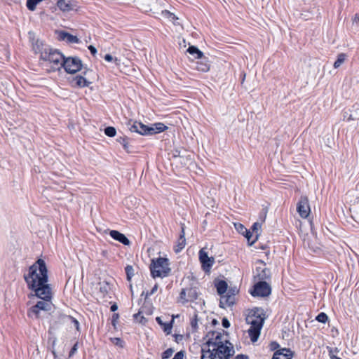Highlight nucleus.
<instances>
[{"mask_svg":"<svg viewBox=\"0 0 359 359\" xmlns=\"http://www.w3.org/2000/svg\"><path fill=\"white\" fill-rule=\"evenodd\" d=\"M183 358H184L183 351H179L175 355V356L172 359H183Z\"/></svg>","mask_w":359,"mask_h":359,"instance_id":"44","label":"nucleus"},{"mask_svg":"<svg viewBox=\"0 0 359 359\" xmlns=\"http://www.w3.org/2000/svg\"><path fill=\"white\" fill-rule=\"evenodd\" d=\"M270 349L274 351L279 347V344L276 341H272L269 344Z\"/></svg>","mask_w":359,"mask_h":359,"instance_id":"40","label":"nucleus"},{"mask_svg":"<svg viewBox=\"0 0 359 359\" xmlns=\"http://www.w3.org/2000/svg\"><path fill=\"white\" fill-rule=\"evenodd\" d=\"M156 320L160 325H163V322L161 317H156Z\"/></svg>","mask_w":359,"mask_h":359,"instance_id":"48","label":"nucleus"},{"mask_svg":"<svg viewBox=\"0 0 359 359\" xmlns=\"http://www.w3.org/2000/svg\"><path fill=\"white\" fill-rule=\"evenodd\" d=\"M238 292V289L236 287H230L226 291V295L221 297L219 306L222 308L226 306H231L235 302V295Z\"/></svg>","mask_w":359,"mask_h":359,"instance_id":"9","label":"nucleus"},{"mask_svg":"<svg viewBox=\"0 0 359 359\" xmlns=\"http://www.w3.org/2000/svg\"><path fill=\"white\" fill-rule=\"evenodd\" d=\"M270 276V271L267 268L262 269V271L257 273L259 279L262 280L269 278Z\"/></svg>","mask_w":359,"mask_h":359,"instance_id":"24","label":"nucleus"},{"mask_svg":"<svg viewBox=\"0 0 359 359\" xmlns=\"http://www.w3.org/2000/svg\"><path fill=\"white\" fill-rule=\"evenodd\" d=\"M217 293L222 297L226 292L228 285L225 280H219L215 284Z\"/></svg>","mask_w":359,"mask_h":359,"instance_id":"19","label":"nucleus"},{"mask_svg":"<svg viewBox=\"0 0 359 359\" xmlns=\"http://www.w3.org/2000/svg\"><path fill=\"white\" fill-rule=\"evenodd\" d=\"M271 287L265 281H259L254 286V290L251 292L254 297H267L271 294Z\"/></svg>","mask_w":359,"mask_h":359,"instance_id":"10","label":"nucleus"},{"mask_svg":"<svg viewBox=\"0 0 359 359\" xmlns=\"http://www.w3.org/2000/svg\"><path fill=\"white\" fill-rule=\"evenodd\" d=\"M174 318H175V316H172V320H170V322L167 323H163V325H161L163 327V331L165 332H166L168 334H169L171 332V330L172 327V323L174 322Z\"/></svg>","mask_w":359,"mask_h":359,"instance_id":"26","label":"nucleus"},{"mask_svg":"<svg viewBox=\"0 0 359 359\" xmlns=\"http://www.w3.org/2000/svg\"><path fill=\"white\" fill-rule=\"evenodd\" d=\"M98 289H99V292L97 293V295L100 297H104L106 296V294L108 293L109 292V285L107 283H105V282H103V283H100L98 284Z\"/></svg>","mask_w":359,"mask_h":359,"instance_id":"20","label":"nucleus"},{"mask_svg":"<svg viewBox=\"0 0 359 359\" xmlns=\"http://www.w3.org/2000/svg\"><path fill=\"white\" fill-rule=\"evenodd\" d=\"M158 284H156L153 287L152 289L151 290V291L149 292H147V294H146V297H148V296H151L153 294H154L157 290H158Z\"/></svg>","mask_w":359,"mask_h":359,"instance_id":"39","label":"nucleus"},{"mask_svg":"<svg viewBox=\"0 0 359 359\" xmlns=\"http://www.w3.org/2000/svg\"><path fill=\"white\" fill-rule=\"evenodd\" d=\"M104 58L107 62H114L116 65L118 66L120 65V60H118L117 57H113L109 54H106L104 56Z\"/></svg>","mask_w":359,"mask_h":359,"instance_id":"32","label":"nucleus"},{"mask_svg":"<svg viewBox=\"0 0 359 359\" xmlns=\"http://www.w3.org/2000/svg\"><path fill=\"white\" fill-rule=\"evenodd\" d=\"M201 359H229L235 353L231 343L222 341V335L217 333L215 339H208L201 348Z\"/></svg>","mask_w":359,"mask_h":359,"instance_id":"3","label":"nucleus"},{"mask_svg":"<svg viewBox=\"0 0 359 359\" xmlns=\"http://www.w3.org/2000/svg\"><path fill=\"white\" fill-rule=\"evenodd\" d=\"M111 340L114 344L123 347V341L120 338H111Z\"/></svg>","mask_w":359,"mask_h":359,"instance_id":"38","label":"nucleus"},{"mask_svg":"<svg viewBox=\"0 0 359 359\" xmlns=\"http://www.w3.org/2000/svg\"><path fill=\"white\" fill-rule=\"evenodd\" d=\"M248 357L245 355L238 354L235 358H233L232 359H248Z\"/></svg>","mask_w":359,"mask_h":359,"instance_id":"45","label":"nucleus"},{"mask_svg":"<svg viewBox=\"0 0 359 359\" xmlns=\"http://www.w3.org/2000/svg\"><path fill=\"white\" fill-rule=\"evenodd\" d=\"M187 52L193 55L194 57V58H197V59H199V58H202V57L203 56V53L198 49L195 46H189L187 49Z\"/></svg>","mask_w":359,"mask_h":359,"instance_id":"21","label":"nucleus"},{"mask_svg":"<svg viewBox=\"0 0 359 359\" xmlns=\"http://www.w3.org/2000/svg\"><path fill=\"white\" fill-rule=\"evenodd\" d=\"M197 317H198L197 314H194V318L191 320V327H192V329L194 330H196V329L198 327V325H197L198 318H197Z\"/></svg>","mask_w":359,"mask_h":359,"instance_id":"36","label":"nucleus"},{"mask_svg":"<svg viewBox=\"0 0 359 359\" xmlns=\"http://www.w3.org/2000/svg\"><path fill=\"white\" fill-rule=\"evenodd\" d=\"M173 353H174V350L172 348H168L164 352H163L162 356H161L162 359H168V358H170Z\"/></svg>","mask_w":359,"mask_h":359,"instance_id":"33","label":"nucleus"},{"mask_svg":"<svg viewBox=\"0 0 359 359\" xmlns=\"http://www.w3.org/2000/svg\"><path fill=\"white\" fill-rule=\"evenodd\" d=\"M222 326L225 328H228L230 326V323L229 320L226 318H224L222 321Z\"/></svg>","mask_w":359,"mask_h":359,"instance_id":"43","label":"nucleus"},{"mask_svg":"<svg viewBox=\"0 0 359 359\" xmlns=\"http://www.w3.org/2000/svg\"><path fill=\"white\" fill-rule=\"evenodd\" d=\"M62 67L66 72L74 74L81 69L82 62L81 60L76 57H69L67 58L64 57Z\"/></svg>","mask_w":359,"mask_h":359,"instance_id":"8","label":"nucleus"},{"mask_svg":"<svg viewBox=\"0 0 359 359\" xmlns=\"http://www.w3.org/2000/svg\"><path fill=\"white\" fill-rule=\"evenodd\" d=\"M261 228V224L258 222H255L253 224L252 226V229L253 231L257 233V231Z\"/></svg>","mask_w":359,"mask_h":359,"instance_id":"41","label":"nucleus"},{"mask_svg":"<svg viewBox=\"0 0 359 359\" xmlns=\"http://www.w3.org/2000/svg\"><path fill=\"white\" fill-rule=\"evenodd\" d=\"M77 345H78V343L76 342L74 346L72 348V349L70 350L69 351V357H72L76 351L77 350Z\"/></svg>","mask_w":359,"mask_h":359,"instance_id":"42","label":"nucleus"},{"mask_svg":"<svg viewBox=\"0 0 359 359\" xmlns=\"http://www.w3.org/2000/svg\"><path fill=\"white\" fill-rule=\"evenodd\" d=\"M243 235L247 238L248 241L250 243V245H252L255 242V241L257 239V236H258V235L257 234L255 239L251 240L252 236V233L248 229H247V232H245V233Z\"/></svg>","mask_w":359,"mask_h":359,"instance_id":"29","label":"nucleus"},{"mask_svg":"<svg viewBox=\"0 0 359 359\" xmlns=\"http://www.w3.org/2000/svg\"><path fill=\"white\" fill-rule=\"evenodd\" d=\"M73 85L78 87H84L87 85V81L85 78L81 76H76L72 80Z\"/></svg>","mask_w":359,"mask_h":359,"instance_id":"22","label":"nucleus"},{"mask_svg":"<svg viewBox=\"0 0 359 359\" xmlns=\"http://www.w3.org/2000/svg\"><path fill=\"white\" fill-rule=\"evenodd\" d=\"M96 53H97V49L95 47H93V46H91V55L95 56Z\"/></svg>","mask_w":359,"mask_h":359,"instance_id":"47","label":"nucleus"},{"mask_svg":"<svg viewBox=\"0 0 359 359\" xmlns=\"http://www.w3.org/2000/svg\"><path fill=\"white\" fill-rule=\"evenodd\" d=\"M67 319L68 322H69L70 323L73 324L74 328L76 330H79V323L77 320H76L74 318H73V317H72L70 316H67Z\"/></svg>","mask_w":359,"mask_h":359,"instance_id":"34","label":"nucleus"},{"mask_svg":"<svg viewBox=\"0 0 359 359\" xmlns=\"http://www.w3.org/2000/svg\"><path fill=\"white\" fill-rule=\"evenodd\" d=\"M134 320L140 323H144L146 322L145 318L142 315V312L133 315Z\"/></svg>","mask_w":359,"mask_h":359,"instance_id":"31","label":"nucleus"},{"mask_svg":"<svg viewBox=\"0 0 359 359\" xmlns=\"http://www.w3.org/2000/svg\"><path fill=\"white\" fill-rule=\"evenodd\" d=\"M128 127L130 132L137 133L142 135H152L161 133L168 128L163 123H156L147 126L141 122L129 121Z\"/></svg>","mask_w":359,"mask_h":359,"instance_id":"5","label":"nucleus"},{"mask_svg":"<svg viewBox=\"0 0 359 359\" xmlns=\"http://www.w3.org/2000/svg\"><path fill=\"white\" fill-rule=\"evenodd\" d=\"M109 235L114 240L121 243L125 245H129L130 244V241H129V239L124 234L121 233V232L116 230H111L109 231Z\"/></svg>","mask_w":359,"mask_h":359,"instance_id":"16","label":"nucleus"},{"mask_svg":"<svg viewBox=\"0 0 359 359\" xmlns=\"http://www.w3.org/2000/svg\"><path fill=\"white\" fill-rule=\"evenodd\" d=\"M297 211L302 218H306L311 212L307 196H302L297 205Z\"/></svg>","mask_w":359,"mask_h":359,"instance_id":"11","label":"nucleus"},{"mask_svg":"<svg viewBox=\"0 0 359 359\" xmlns=\"http://www.w3.org/2000/svg\"><path fill=\"white\" fill-rule=\"evenodd\" d=\"M235 227L243 235L247 232V229L242 224H235Z\"/></svg>","mask_w":359,"mask_h":359,"instance_id":"35","label":"nucleus"},{"mask_svg":"<svg viewBox=\"0 0 359 359\" xmlns=\"http://www.w3.org/2000/svg\"><path fill=\"white\" fill-rule=\"evenodd\" d=\"M125 271L127 276V280L128 281H130L133 276H134L133 267L130 265H127L126 267L125 268Z\"/></svg>","mask_w":359,"mask_h":359,"instance_id":"27","label":"nucleus"},{"mask_svg":"<svg viewBox=\"0 0 359 359\" xmlns=\"http://www.w3.org/2000/svg\"><path fill=\"white\" fill-rule=\"evenodd\" d=\"M185 245H186V239H185V236H184V229L182 227L181 234L180 236V238L177 240V245L175 249V252H179L185 247Z\"/></svg>","mask_w":359,"mask_h":359,"instance_id":"18","label":"nucleus"},{"mask_svg":"<svg viewBox=\"0 0 359 359\" xmlns=\"http://www.w3.org/2000/svg\"><path fill=\"white\" fill-rule=\"evenodd\" d=\"M116 141L123 146L124 150L127 152L129 151L128 140L126 137H119Z\"/></svg>","mask_w":359,"mask_h":359,"instance_id":"25","label":"nucleus"},{"mask_svg":"<svg viewBox=\"0 0 359 359\" xmlns=\"http://www.w3.org/2000/svg\"><path fill=\"white\" fill-rule=\"evenodd\" d=\"M198 292L196 287H187L182 288L177 302L184 304L188 302H193L198 299Z\"/></svg>","mask_w":359,"mask_h":359,"instance_id":"7","label":"nucleus"},{"mask_svg":"<svg viewBox=\"0 0 359 359\" xmlns=\"http://www.w3.org/2000/svg\"><path fill=\"white\" fill-rule=\"evenodd\" d=\"M48 273L45 261L43 259H38L29 267L27 273L24 274L28 289L41 299L27 310L29 318L39 319L41 311H48L51 309L53 292L48 283Z\"/></svg>","mask_w":359,"mask_h":359,"instance_id":"1","label":"nucleus"},{"mask_svg":"<svg viewBox=\"0 0 359 359\" xmlns=\"http://www.w3.org/2000/svg\"><path fill=\"white\" fill-rule=\"evenodd\" d=\"M354 20H355L356 22H359V14H358V15H355V18H354Z\"/></svg>","mask_w":359,"mask_h":359,"instance_id":"49","label":"nucleus"},{"mask_svg":"<svg viewBox=\"0 0 359 359\" xmlns=\"http://www.w3.org/2000/svg\"><path fill=\"white\" fill-rule=\"evenodd\" d=\"M198 255L203 269L205 271H209L215 263L214 257H208V253L205 251L204 249L200 250Z\"/></svg>","mask_w":359,"mask_h":359,"instance_id":"12","label":"nucleus"},{"mask_svg":"<svg viewBox=\"0 0 359 359\" xmlns=\"http://www.w3.org/2000/svg\"><path fill=\"white\" fill-rule=\"evenodd\" d=\"M201 59V60L200 61L196 62L195 69L203 72H208L210 70V65L208 58L202 57Z\"/></svg>","mask_w":359,"mask_h":359,"instance_id":"17","label":"nucleus"},{"mask_svg":"<svg viewBox=\"0 0 359 359\" xmlns=\"http://www.w3.org/2000/svg\"><path fill=\"white\" fill-rule=\"evenodd\" d=\"M32 50L36 55H39V64L46 72H55L62 67L64 55L58 50L39 40L32 43Z\"/></svg>","mask_w":359,"mask_h":359,"instance_id":"2","label":"nucleus"},{"mask_svg":"<svg viewBox=\"0 0 359 359\" xmlns=\"http://www.w3.org/2000/svg\"><path fill=\"white\" fill-rule=\"evenodd\" d=\"M316 319L320 323H325L328 320V316L326 313L321 312L316 316Z\"/></svg>","mask_w":359,"mask_h":359,"instance_id":"30","label":"nucleus"},{"mask_svg":"<svg viewBox=\"0 0 359 359\" xmlns=\"http://www.w3.org/2000/svg\"><path fill=\"white\" fill-rule=\"evenodd\" d=\"M119 318V314L118 313H114L111 316V324L114 326V328H116V323Z\"/></svg>","mask_w":359,"mask_h":359,"instance_id":"37","label":"nucleus"},{"mask_svg":"<svg viewBox=\"0 0 359 359\" xmlns=\"http://www.w3.org/2000/svg\"><path fill=\"white\" fill-rule=\"evenodd\" d=\"M111 311L114 312L116 311L117 309H118V306L116 304V303H114L111 306V308H110Z\"/></svg>","mask_w":359,"mask_h":359,"instance_id":"46","label":"nucleus"},{"mask_svg":"<svg viewBox=\"0 0 359 359\" xmlns=\"http://www.w3.org/2000/svg\"><path fill=\"white\" fill-rule=\"evenodd\" d=\"M104 133L107 136L112 137L116 134V128L111 126H108L104 129Z\"/></svg>","mask_w":359,"mask_h":359,"instance_id":"28","label":"nucleus"},{"mask_svg":"<svg viewBox=\"0 0 359 359\" xmlns=\"http://www.w3.org/2000/svg\"><path fill=\"white\" fill-rule=\"evenodd\" d=\"M294 355V352L290 348H281L277 350L273 355L272 359H292Z\"/></svg>","mask_w":359,"mask_h":359,"instance_id":"15","label":"nucleus"},{"mask_svg":"<svg viewBox=\"0 0 359 359\" xmlns=\"http://www.w3.org/2000/svg\"><path fill=\"white\" fill-rule=\"evenodd\" d=\"M264 311L261 308L250 310L245 318L246 323L250 325L248 334L252 342L257 341L265 320Z\"/></svg>","mask_w":359,"mask_h":359,"instance_id":"4","label":"nucleus"},{"mask_svg":"<svg viewBox=\"0 0 359 359\" xmlns=\"http://www.w3.org/2000/svg\"><path fill=\"white\" fill-rule=\"evenodd\" d=\"M57 6L63 12H69L76 6V2L74 0H57Z\"/></svg>","mask_w":359,"mask_h":359,"instance_id":"14","label":"nucleus"},{"mask_svg":"<svg viewBox=\"0 0 359 359\" xmlns=\"http://www.w3.org/2000/svg\"><path fill=\"white\" fill-rule=\"evenodd\" d=\"M169 260L167 258L158 257L151 259L150 271L151 276L155 278L167 277L170 273Z\"/></svg>","mask_w":359,"mask_h":359,"instance_id":"6","label":"nucleus"},{"mask_svg":"<svg viewBox=\"0 0 359 359\" xmlns=\"http://www.w3.org/2000/svg\"><path fill=\"white\" fill-rule=\"evenodd\" d=\"M346 57H347V55L345 53H342L339 54L337 55V59L336 60V61L334 63V67L335 69L339 68L344 62Z\"/></svg>","mask_w":359,"mask_h":359,"instance_id":"23","label":"nucleus"},{"mask_svg":"<svg viewBox=\"0 0 359 359\" xmlns=\"http://www.w3.org/2000/svg\"><path fill=\"white\" fill-rule=\"evenodd\" d=\"M57 36L59 40L64 41L69 44L80 43V40L76 36L72 35L65 31L58 32Z\"/></svg>","mask_w":359,"mask_h":359,"instance_id":"13","label":"nucleus"}]
</instances>
